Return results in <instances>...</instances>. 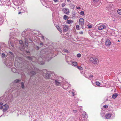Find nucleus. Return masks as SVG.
Wrapping results in <instances>:
<instances>
[{"label": "nucleus", "mask_w": 121, "mask_h": 121, "mask_svg": "<svg viewBox=\"0 0 121 121\" xmlns=\"http://www.w3.org/2000/svg\"><path fill=\"white\" fill-rule=\"evenodd\" d=\"M63 31L66 32L67 31L69 28V26H68L65 25H63Z\"/></svg>", "instance_id": "obj_18"}, {"label": "nucleus", "mask_w": 121, "mask_h": 121, "mask_svg": "<svg viewBox=\"0 0 121 121\" xmlns=\"http://www.w3.org/2000/svg\"><path fill=\"white\" fill-rule=\"evenodd\" d=\"M62 11L63 12L66 14H68L69 11V9L67 8H64L62 9Z\"/></svg>", "instance_id": "obj_13"}, {"label": "nucleus", "mask_w": 121, "mask_h": 121, "mask_svg": "<svg viewBox=\"0 0 121 121\" xmlns=\"http://www.w3.org/2000/svg\"><path fill=\"white\" fill-rule=\"evenodd\" d=\"M4 98V96H2L0 98V106L3 105L4 104V101L2 99Z\"/></svg>", "instance_id": "obj_21"}, {"label": "nucleus", "mask_w": 121, "mask_h": 121, "mask_svg": "<svg viewBox=\"0 0 121 121\" xmlns=\"http://www.w3.org/2000/svg\"><path fill=\"white\" fill-rule=\"evenodd\" d=\"M105 43L106 45L108 46H109L111 43L110 40L108 39H106Z\"/></svg>", "instance_id": "obj_16"}, {"label": "nucleus", "mask_w": 121, "mask_h": 121, "mask_svg": "<svg viewBox=\"0 0 121 121\" xmlns=\"http://www.w3.org/2000/svg\"><path fill=\"white\" fill-rule=\"evenodd\" d=\"M43 75L44 77L46 79H48L50 77V74L52 73V72L50 71H47L46 69H44L43 70ZM54 72H53L52 73Z\"/></svg>", "instance_id": "obj_6"}, {"label": "nucleus", "mask_w": 121, "mask_h": 121, "mask_svg": "<svg viewBox=\"0 0 121 121\" xmlns=\"http://www.w3.org/2000/svg\"><path fill=\"white\" fill-rule=\"evenodd\" d=\"M90 74V73L87 71H86L85 72V76L86 77H88L89 75Z\"/></svg>", "instance_id": "obj_25"}, {"label": "nucleus", "mask_w": 121, "mask_h": 121, "mask_svg": "<svg viewBox=\"0 0 121 121\" xmlns=\"http://www.w3.org/2000/svg\"><path fill=\"white\" fill-rule=\"evenodd\" d=\"M27 53H29V51H27Z\"/></svg>", "instance_id": "obj_64"}, {"label": "nucleus", "mask_w": 121, "mask_h": 121, "mask_svg": "<svg viewBox=\"0 0 121 121\" xmlns=\"http://www.w3.org/2000/svg\"><path fill=\"white\" fill-rule=\"evenodd\" d=\"M96 85H97V86H100V83L98 82L97 81L96 82Z\"/></svg>", "instance_id": "obj_40"}, {"label": "nucleus", "mask_w": 121, "mask_h": 121, "mask_svg": "<svg viewBox=\"0 0 121 121\" xmlns=\"http://www.w3.org/2000/svg\"><path fill=\"white\" fill-rule=\"evenodd\" d=\"M35 48L36 50H38L39 49V46H36L35 47Z\"/></svg>", "instance_id": "obj_42"}, {"label": "nucleus", "mask_w": 121, "mask_h": 121, "mask_svg": "<svg viewBox=\"0 0 121 121\" xmlns=\"http://www.w3.org/2000/svg\"><path fill=\"white\" fill-rule=\"evenodd\" d=\"M96 26L98 30H100L106 28L107 25L106 23H100L97 25Z\"/></svg>", "instance_id": "obj_7"}, {"label": "nucleus", "mask_w": 121, "mask_h": 121, "mask_svg": "<svg viewBox=\"0 0 121 121\" xmlns=\"http://www.w3.org/2000/svg\"><path fill=\"white\" fill-rule=\"evenodd\" d=\"M111 116V115L108 113L106 114L105 115V117L107 119H109Z\"/></svg>", "instance_id": "obj_23"}, {"label": "nucleus", "mask_w": 121, "mask_h": 121, "mask_svg": "<svg viewBox=\"0 0 121 121\" xmlns=\"http://www.w3.org/2000/svg\"><path fill=\"white\" fill-rule=\"evenodd\" d=\"M73 22V21L71 20H67L66 21V23L68 24L72 23Z\"/></svg>", "instance_id": "obj_28"}, {"label": "nucleus", "mask_w": 121, "mask_h": 121, "mask_svg": "<svg viewBox=\"0 0 121 121\" xmlns=\"http://www.w3.org/2000/svg\"><path fill=\"white\" fill-rule=\"evenodd\" d=\"M80 14L81 15L84 16V12L83 11H81Z\"/></svg>", "instance_id": "obj_41"}, {"label": "nucleus", "mask_w": 121, "mask_h": 121, "mask_svg": "<svg viewBox=\"0 0 121 121\" xmlns=\"http://www.w3.org/2000/svg\"><path fill=\"white\" fill-rule=\"evenodd\" d=\"M82 108V107L81 106H80V109H79V110H81V109Z\"/></svg>", "instance_id": "obj_57"}, {"label": "nucleus", "mask_w": 121, "mask_h": 121, "mask_svg": "<svg viewBox=\"0 0 121 121\" xmlns=\"http://www.w3.org/2000/svg\"><path fill=\"white\" fill-rule=\"evenodd\" d=\"M87 26H88V27L89 28H91L92 27V26L90 25H88Z\"/></svg>", "instance_id": "obj_47"}, {"label": "nucleus", "mask_w": 121, "mask_h": 121, "mask_svg": "<svg viewBox=\"0 0 121 121\" xmlns=\"http://www.w3.org/2000/svg\"><path fill=\"white\" fill-rule=\"evenodd\" d=\"M108 106L107 105H104L103 106V107L105 108H108Z\"/></svg>", "instance_id": "obj_48"}, {"label": "nucleus", "mask_w": 121, "mask_h": 121, "mask_svg": "<svg viewBox=\"0 0 121 121\" xmlns=\"http://www.w3.org/2000/svg\"><path fill=\"white\" fill-rule=\"evenodd\" d=\"M68 2H69L70 1V0H67Z\"/></svg>", "instance_id": "obj_61"}, {"label": "nucleus", "mask_w": 121, "mask_h": 121, "mask_svg": "<svg viewBox=\"0 0 121 121\" xmlns=\"http://www.w3.org/2000/svg\"><path fill=\"white\" fill-rule=\"evenodd\" d=\"M112 6H113V5L112 4H110V5L109 6V7H108L107 9H108V10H112Z\"/></svg>", "instance_id": "obj_29"}, {"label": "nucleus", "mask_w": 121, "mask_h": 121, "mask_svg": "<svg viewBox=\"0 0 121 121\" xmlns=\"http://www.w3.org/2000/svg\"><path fill=\"white\" fill-rule=\"evenodd\" d=\"M76 8L77 9H80V7L78 6H77L76 7Z\"/></svg>", "instance_id": "obj_50"}, {"label": "nucleus", "mask_w": 121, "mask_h": 121, "mask_svg": "<svg viewBox=\"0 0 121 121\" xmlns=\"http://www.w3.org/2000/svg\"><path fill=\"white\" fill-rule=\"evenodd\" d=\"M53 0L55 2H56L58 1L57 0Z\"/></svg>", "instance_id": "obj_56"}, {"label": "nucleus", "mask_w": 121, "mask_h": 121, "mask_svg": "<svg viewBox=\"0 0 121 121\" xmlns=\"http://www.w3.org/2000/svg\"><path fill=\"white\" fill-rule=\"evenodd\" d=\"M5 95L3 96H4V98L3 99V101H4V104L5 102H7L8 103H9L12 101L13 100V95L12 94H10L8 96H6Z\"/></svg>", "instance_id": "obj_5"}, {"label": "nucleus", "mask_w": 121, "mask_h": 121, "mask_svg": "<svg viewBox=\"0 0 121 121\" xmlns=\"http://www.w3.org/2000/svg\"><path fill=\"white\" fill-rule=\"evenodd\" d=\"M14 65L17 68H22L21 69H18L13 68L11 69L12 71L14 73L18 72L19 74H21L24 72L25 71L26 72V71H27V73L31 76L29 81L32 79L33 76L35 74L34 71H35L37 69L35 68V66L32 64H30L29 62L26 60H24L22 61L20 60L19 58H16L15 59Z\"/></svg>", "instance_id": "obj_1"}, {"label": "nucleus", "mask_w": 121, "mask_h": 121, "mask_svg": "<svg viewBox=\"0 0 121 121\" xmlns=\"http://www.w3.org/2000/svg\"><path fill=\"white\" fill-rule=\"evenodd\" d=\"M4 116V115H1V116H0V117H1L2 116Z\"/></svg>", "instance_id": "obj_60"}, {"label": "nucleus", "mask_w": 121, "mask_h": 121, "mask_svg": "<svg viewBox=\"0 0 121 121\" xmlns=\"http://www.w3.org/2000/svg\"><path fill=\"white\" fill-rule=\"evenodd\" d=\"M52 76L51 78L52 80H54L53 81L54 82L56 85L58 86H60L61 85V83L59 82V81L56 79L57 78V76L54 72L53 73Z\"/></svg>", "instance_id": "obj_4"}, {"label": "nucleus", "mask_w": 121, "mask_h": 121, "mask_svg": "<svg viewBox=\"0 0 121 121\" xmlns=\"http://www.w3.org/2000/svg\"><path fill=\"white\" fill-rule=\"evenodd\" d=\"M49 52L47 51V49H44L42 50L40 52V56L38 60L36 59L34 56L30 57L28 56L27 58L33 62H37L40 65H43L44 64L45 60L48 61L51 59L50 55L48 54Z\"/></svg>", "instance_id": "obj_2"}, {"label": "nucleus", "mask_w": 121, "mask_h": 121, "mask_svg": "<svg viewBox=\"0 0 121 121\" xmlns=\"http://www.w3.org/2000/svg\"><path fill=\"white\" fill-rule=\"evenodd\" d=\"M66 4L65 3H63L62 4V7H63Z\"/></svg>", "instance_id": "obj_45"}, {"label": "nucleus", "mask_w": 121, "mask_h": 121, "mask_svg": "<svg viewBox=\"0 0 121 121\" xmlns=\"http://www.w3.org/2000/svg\"><path fill=\"white\" fill-rule=\"evenodd\" d=\"M27 39H25L26 41L25 42V44L26 47H27L28 45V43L27 41Z\"/></svg>", "instance_id": "obj_36"}, {"label": "nucleus", "mask_w": 121, "mask_h": 121, "mask_svg": "<svg viewBox=\"0 0 121 121\" xmlns=\"http://www.w3.org/2000/svg\"><path fill=\"white\" fill-rule=\"evenodd\" d=\"M71 7L72 9H74V8L75 7V6L74 4H72L71 5Z\"/></svg>", "instance_id": "obj_44"}, {"label": "nucleus", "mask_w": 121, "mask_h": 121, "mask_svg": "<svg viewBox=\"0 0 121 121\" xmlns=\"http://www.w3.org/2000/svg\"><path fill=\"white\" fill-rule=\"evenodd\" d=\"M9 60H8L7 58V61L5 63V65L7 66L9 68H10L13 65V60L12 58H9Z\"/></svg>", "instance_id": "obj_8"}, {"label": "nucleus", "mask_w": 121, "mask_h": 121, "mask_svg": "<svg viewBox=\"0 0 121 121\" xmlns=\"http://www.w3.org/2000/svg\"><path fill=\"white\" fill-rule=\"evenodd\" d=\"M0 53L1 56L2 57H4L5 56L4 53L6 52L5 48H7L6 45L4 43H1L0 44Z\"/></svg>", "instance_id": "obj_3"}, {"label": "nucleus", "mask_w": 121, "mask_h": 121, "mask_svg": "<svg viewBox=\"0 0 121 121\" xmlns=\"http://www.w3.org/2000/svg\"><path fill=\"white\" fill-rule=\"evenodd\" d=\"M6 48H5L6 52L8 54H9L12 55V56H14L13 53L10 51H7V49H8V48L7 47Z\"/></svg>", "instance_id": "obj_20"}, {"label": "nucleus", "mask_w": 121, "mask_h": 121, "mask_svg": "<svg viewBox=\"0 0 121 121\" xmlns=\"http://www.w3.org/2000/svg\"><path fill=\"white\" fill-rule=\"evenodd\" d=\"M75 93L74 91L73 90V91H69L68 92V93L69 95L71 96H74L75 95Z\"/></svg>", "instance_id": "obj_19"}, {"label": "nucleus", "mask_w": 121, "mask_h": 121, "mask_svg": "<svg viewBox=\"0 0 121 121\" xmlns=\"http://www.w3.org/2000/svg\"><path fill=\"white\" fill-rule=\"evenodd\" d=\"M41 38H42L44 40V37L43 35H42Z\"/></svg>", "instance_id": "obj_51"}, {"label": "nucleus", "mask_w": 121, "mask_h": 121, "mask_svg": "<svg viewBox=\"0 0 121 121\" xmlns=\"http://www.w3.org/2000/svg\"><path fill=\"white\" fill-rule=\"evenodd\" d=\"M19 42V43L21 45V46H22L23 47V44H22V40H20ZM18 40H15L14 43H18Z\"/></svg>", "instance_id": "obj_22"}, {"label": "nucleus", "mask_w": 121, "mask_h": 121, "mask_svg": "<svg viewBox=\"0 0 121 121\" xmlns=\"http://www.w3.org/2000/svg\"><path fill=\"white\" fill-rule=\"evenodd\" d=\"M10 38L11 37V40H12V39H13V38L12 37V36H11V34H10ZM12 41H13V40H12Z\"/></svg>", "instance_id": "obj_55"}, {"label": "nucleus", "mask_w": 121, "mask_h": 121, "mask_svg": "<svg viewBox=\"0 0 121 121\" xmlns=\"http://www.w3.org/2000/svg\"><path fill=\"white\" fill-rule=\"evenodd\" d=\"M56 27L58 31H59L60 33L62 32V31L61 30L58 26Z\"/></svg>", "instance_id": "obj_32"}, {"label": "nucleus", "mask_w": 121, "mask_h": 121, "mask_svg": "<svg viewBox=\"0 0 121 121\" xmlns=\"http://www.w3.org/2000/svg\"><path fill=\"white\" fill-rule=\"evenodd\" d=\"M3 16L0 14V25H1L3 23Z\"/></svg>", "instance_id": "obj_24"}, {"label": "nucleus", "mask_w": 121, "mask_h": 121, "mask_svg": "<svg viewBox=\"0 0 121 121\" xmlns=\"http://www.w3.org/2000/svg\"><path fill=\"white\" fill-rule=\"evenodd\" d=\"M77 68L79 70H82V68L81 66H77Z\"/></svg>", "instance_id": "obj_39"}, {"label": "nucleus", "mask_w": 121, "mask_h": 121, "mask_svg": "<svg viewBox=\"0 0 121 121\" xmlns=\"http://www.w3.org/2000/svg\"><path fill=\"white\" fill-rule=\"evenodd\" d=\"M21 12H19L18 13V14H20V13H21Z\"/></svg>", "instance_id": "obj_59"}, {"label": "nucleus", "mask_w": 121, "mask_h": 121, "mask_svg": "<svg viewBox=\"0 0 121 121\" xmlns=\"http://www.w3.org/2000/svg\"><path fill=\"white\" fill-rule=\"evenodd\" d=\"M21 87L22 89H24V83L23 82H22L21 83Z\"/></svg>", "instance_id": "obj_35"}, {"label": "nucleus", "mask_w": 121, "mask_h": 121, "mask_svg": "<svg viewBox=\"0 0 121 121\" xmlns=\"http://www.w3.org/2000/svg\"><path fill=\"white\" fill-rule=\"evenodd\" d=\"M82 116L84 118L86 117L87 115H86V112H83L82 113Z\"/></svg>", "instance_id": "obj_27"}, {"label": "nucleus", "mask_w": 121, "mask_h": 121, "mask_svg": "<svg viewBox=\"0 0 121 121\" xmlns=\"http://www.w3.org/2000/svg\"><path fill=\"white\" fill-rule=\"evenodd\" d=\"M100 0H93L94 2V6L97 7L99 5L100 3Z\"/></svg>", "instance_id": "obj_12"}, {"label": "nucleus", "mask_w": 121, "mask_h": 121, "mask_svg": "<svg viewBox=\"0 0 121 121\" xmlns=\"http://www.w3.org/2000/svg\"><path fill=\"white\" fill-rule=\"evenodd\" d=\"M77 56L78 57H80L81 56V55L79 54H78L77 55Z\"/></svg>", "instance_id": "obj_46"}, {"label": "nucleus", "mask_w": 121, "mask_h": 121, "mask_svg": "<svg viewBox=\"0 0 121 121\" xmlns=\"http://www.w3.org/2000/svg\"><path fill=\"white\" fill-rule=\"evenodd\" d=\"M117 12L119 15H121V9H118L117 10Z\"/></svg>", "instance_id": "obj_34"}, {"label": "nucleus", "mask_w": 121, "mask_h": 121, "mask_svg": "<svg viewBox=\"0 0 121 121\" xmlns=\"http://www.w3.org/2000/svg\"><path fill=\"white\" fill-rule=\"evenodd\" d=\"M33 84L34 85H35L36 84V83H33Z\"/></svg>", "instance_id": "obj_58"}, {"label": "nucleus", "mask_w": 121, "mask_h": 121, "mask_svg": "<svg viewBox=\"0 0 121 121\" xmlns=\"http://www.w3.org/2000/svg\"><path fill=\"white\" fill-rule=\"evenodd\" d=\"M0 3H2V1L1 0L0 1Z\"/></svg>", "instance_id": "obj_62"}, {"label": "nucleus", "mask_w": 121, "mask_h": 121, "mask_svg": "<svg viewBox=\"0 0 121 121\" xmlns=\"http://www.w3.org/2000/svg\"><path fill=\"white\" fill-rule=\"evenodd\" d=\"M89 60L91 62H92L94 64H96L99 62L97 58L92 57L90 58Z\"/></svg>", "instance_id": "obj_10"}, {"label": "nucleus", "mask_w": 121, "mask_h": 121, "mask_svg": "<svg viewBox=\"0 0 121 121\" xmlns=\"http://www.w3.org/2000/svg\"><path fill=\"white\" fill-rule=\"evenodd\" d=\"M72 65L73 66H75L77 65V63L76 62H74L72 63Z\"/></svg>", "instance_id": "obj_33"}, {"label": "nucleus", "mask_w": 121, "mask_h": 121, "mask_svg": "<svg viewBox=\"0 0 121 121\" xmlns=\"http://www.w3.org/2000/svg\"><path fill=\"white\" fill-rule=\"evenodd\" d=\"M71 86V85L68 82H66L63 84V87L66 90L68 89V87Z\"/></svg>", "instance_id": "obj_11"}, {"label": "nucleus", "mask_w": 121, "mask_h": 121, "mask_svg": "<svg viewBox=\"0 0 121 121\" xmlns=\"http://www.w3.org/2000/svg\"><path fill=\"white\" fill-rule=\"evenodd\" d=\"M88 77H89V79L90 80H91L92 79L93 77V75L90 74L89 75Z\"/></svg>", "instance_id": "obj_31"}, {"label": "nucleus", "mask_w": 121, "mask_h": 121, "mask_svg": "<svg viewBox=\"0 0 121 121\" xmlns=\"http://www.w3.org/2000/svg\"><path fill=\"white\" fill-rule=\"evenodd\" d=\"M65 58H66V61L67 62V63L68 64H69V62H70L69 61H68V60L67 59H67V57H66Z\"/></svg>", "instance_id": "obj_52"}, {"label": "nucleus", "mask_w": 121, "mask_h": 121, "mask_svg": "<svg viewBox=\"0 0 121 121\" xmlns=\"http://www.w3.org/2000/svg\"><path fill=\"white\" fill-rule=\"evenodd\" d=\"M68 16H67L64 15L63 16V18L64 20H65L68 18Z\"/></svg>", "instance_id": "obj_37"}, {"label": "nucleus", "mask_w": 121, "mask_h": 121, "mask_svg": "<svg viewBox=\"0 0 121 121\" xmlns=\"http://www.w3.org/2000/svg\"><path fill=\"white\" fill-rule=\"evenodd\" d=\"M79 26L78 25H77L76 26V27L77 30H80V29H79Z\"/></svg>", "instance_id": "obj_43"}, {"label": "nucleus", "mask_w": 121, "mask_h": 121, "mask_svg": "<svg viewBox=\"0 0 121 121\" xmlns=\"http://www.w3.org/2000/svg\"><path fill=\"white\" fill-rule=\"evenodd\" d=\"M2 106H0V109H3V112L7 111L9 107V105L6 104H5L4 105L3 104Z\"/></svg>", "instance_id": "obj_9"}, {"label": "nucleus", "mask_w": 121, "mask_h": 121, "mask_svg": "<svg viewBox=\"0 0 121 121\" xmlns=\"http://www.w3.org/2000/svg\"><path fill=\"white\" fill-rule=\"evenodd\" d=\"M7 92H5V94H7Z\"/></svg>", "instance_id": "obj_63"}, {"label": "nucleus", "mask_w": 121, "mask_h": 121, "mask_svg": "<svg viewBox=\"0 0 121 121\" xmlns=\"http://www.w3.org/2000/svg\"><path fill=\"white\" fill-rule=\"evenodd\" d=\"M79 33L82 34H83V33L82 31H81L79 32Z\"/></svg>", "instance_id": "obj_54"}, {"label": "nucleus", "mask_w": 121, "mask_h": 121, "mask_svg": "<svg viewBox=\"0 0 121 121\" xmlns=\"http://www.w3.org/2000/svg\"><path fill=\"white\" fill-rule=\"evenodd\" d=\"M62 51L64 52H65L67 53H68L69 52L68 50L66 49H63Z\"/></svg>", "instance_id": "obj_38"}, {"label": "nucleus", "mask_w": 121, "mask_h": 121, "mask_svg": "<svg viewBox=\"0 0 121 121\" xmlns=\"http://www.w3.org/2000/svg\"><path fill=\"white\" fill-rule=\"evenodd\" d=\"M11 39V37L9 39L8 42V44L9 46H10L11 45L12 47L14 48V45L13 42H12Z\"/></svg>", "instance_id": "obj_17"}, {"label": "nucleus", "mask_w": 121, "mask_h": 121, "mask_svg": "<svg viewBox=\"0 0 121 121\" xmlns=\"http://www.w3.org/2000/svg\"><path fill=\"white\" fill-rule=\"evenodd\" d=\"M118 95V94L117 93L114 94L112 95V97L114 99Z\"/></svg>", "instance_id": "obj_30"}, {"label": "nucleus", "mask_w": 121, "mask_h": 121, "mask_svg": "<svg viewBox=\"0 0 121 121\" xmlns=\"http://www.w3.org/2000/svg\"><path fill=\"white\" fill-rule=\"evenodd\" d=\"M20 81L21 80L20 79H16L14 81L13 83H12L10 85L11 86L13 84L15 83H17Z\"/></svg>", "instance_id": "obj_26"}, {"label": "nucleus", "mask_w": 121, "mask_h": 121, "mask_svg": "<svg viewBox=\"0 0 121 121\" xmlns=\"http://www.w3.org/2000/svg\"><path fill=\"white\" fill-rule=\"evenodd\" d=\"M73 113H75L77 112V111L75 110H73Z\"/></svg>", "instance_id": "obj_49"}, {"label": "nucleus", "mask_w": 121, "mask_h": 121, "mask_svg": "<svg viewBox=\"0 0 121 121\" xmlns=\"http://www.w3.org/2000/svg\"><path fill=\"white\" fill-rule=\"evenodd\" d=\"M79 23L80 25L83 26L84 25V21L83 19L82 18H81L79 19Z\"/></svg>", "instance_id": "obj_14"}, {"label": "nucleus", "mask_w": 121, "mask_h": 121, "mask_svg": "<svg viewBox=\"0 0 121 121\" xmlns=\"http://www.w3.org/2000/svg\"><path fill=\"white\" fill-rule=\"evenodd\" d=\"M43 44V43L42 42L40 43V44L39 45L40 46L42 45Z\"/></svg>", "instance_id": "obj_53"}, {"label": "nucleus", "mask_w": 121, "mask_h": 121, "mask_svg": "<svg viewBox=\"0 0 121 121\" xmlns=\"http://www.w3.org/2000/svg\"><path fill=\"white\" fill-rule=\"evenodd\" d=\"M22 37L24 38L25 39H27V38L28 37V36L27 34L26 35V33L25 32L23 31L22 32Z\"/></svg>", "instance_id": "obj_15"}]
</instances>
